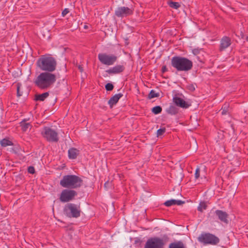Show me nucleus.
<instances>
[{"label":"nucleus","instance_id":"1","mask_svg":"<svg viewBox=\"0 0 248 248\" xmlns=\"http://www.w3.org/2000/svg\"><path fill=\"white\" fill-rule=\"evenodd\" d=\"M56 81V76L52 73L44 72L40 73L34 79V83L39 89L50 88Z\"/></svg>","mask_w":248,"mask_h":248},{"label":"nucleus","instance_id":"2","mask_svg":"<svg viewBox=\"0 0 248 248\" xmlns=\"http://www.w3.org/2000/svg\"><path fill=\"white\" fill-rule=\"evenodd\" d=\"M36 64L42 71L51 73L56 70L57 61L49 55H42L37 60Z\"/></svg>","mask_w":248,"mask_h":248},{"label":"nucleus","instance_id":"3","mask_svg":"<svg viewBox=\"0 0 248 248\" xmlns=\"http://www.w3.org/2000/svg\"><path fill=\"white\" fill-rule=\"evenodd\" d=\"M171 65L178 71L186 72L192 68L193 62L186 58L174 56L171 59Z\"/></svg>","mask_w":248,"mask_h":248},{"label":"nucleus","instance_id":"4","mask_svg":"<svg viewBox=\"0 0 248 248\" xmlns=\"http://www.w3.org/2000/svg\"><path fill=\"white\" fill-rule=\"evenodd\" d=\"M82 182L81 178L77 175H67L63 176L60 184L63 187L74 189L80 187Z\"/></svg>","mask_w":248,"mask_h":248},{"label":"nucleus","instance_id":"5","mask_svg":"<svg viewBox=\"0 0 248 248\" xmlns=\"http://www.w3.org/2000/svg\"><path fill=\"white\" fill-rule=\"evenodd\" d=\"M63 212L69 217L78 218L80 216V205L79 203H68L65 205Z\"/></svg>","mask_w":248,"mask_h":248},{"label":"nucleus","instance_id":"6","mask_svg":"<svg viewBox=\"0 0 248 248\" xmlns=\"http://www.w3.org/2000/svg\"><path fill=\"white\" fill-rule=\"evenodd\" d=\"M41 134L49 142H57L59 140L57 132L50 127H45L41 131Z\"/></svg>","mask_w":248,"mask_h":248},{"label":"nucleus","instance_id":"7","mask_svg":"<svg viewBox=\"0 0 248 248\" xmlns=\"http://www.w3.org/2000/svg\"><path fill=\"white\" fill-rule=\"evenodd\" d=\"M199 242L205 244L216 245L219 242V239L215 235L210 233H202L198 237Z\"/></svg>","mask_w":248,"mask_h":248},{"label":"nucleus","instance_id":"8","mask_svg":"<svg viewBox=\"0 0 248 248\" xmlns=\"http://www.w3.org/2000/svg\"><path fill=\"white\" fill-rule=\"evenodd\" d=\"M77 192L73 189H65L62 190L59 199L62 202H68L75 199Z\"/></svg>","mask_w":248,"mask_h":248},{"label":"nucleus","instance_id":"9","mask_svg":"<svg viewBox=\"0 0 248 248\" xmlns=\"http://www.w3.org/2000/svg\"><path fill=\"white\" fill-rule=\"evenodd\" d=\"M165 245L164 240L158 237H154L149 238L144 248H163Z\"/></svg>","mask_w":248,"mask_h":248},{"label":"nucleus","instance_id":"10","mask_svg":"<svg viewBox=\"0 0 248 248\" xmlns=\"http://www.w3.org/2000/svg\"><path fill=\"white\" fill-rule=\"evenodd\" d=\"M98 58L100 62L105 65H111L117 60V57L114 55H108L106 53H99Z\"/></svg>","mask_w":248,"mask_h":248},{"label":"nucleus","instance_id":"11","mask_svg":"<svg viewBox=\"0 0 248 248\" xmlns=\"http://www.w3.org/2000/svg\"><path fill=\"white\" fill-rule=\"evenodd\" d=\"M232 44L231 39L230 37L225 36H223L220 41L219 50L220 51H223L227 48Z\"/></svg>","mask_w":248,"mask_h":248},{"label":"nucleus","instance_id":"12","mask_svg":"<svg viewBox=\"0 0 248 248\" xmlns=\"http://www.w3.org/2000/svg\"><path fill=\"white\" fill-rule=\"evenodd\" d=\"M214 215L221 222L228 223V214L225 211L220 210H217L214 212Z\"/></svg>","mask_w":248,"mask_h":248},{"label":"nucleus","instance_id":"13","mask_svg":"<svg viewBox=\"0 0 248 248\" xmlns=\"http://www.w3.org/2000/svg\"><path fill=\"white\" fill-rule=\"evenodd\" d=\"M173 101L177 106L182 108H186L190 106V105L184 99L178 96H174L173 97Z\"/></svg>","mask_w":248,"mask_h":248},{"label":"nucleus","instance_id":"14","mask_svg":"<svg viewBox=\"0 0 248 248\" xmlns=\"http://www.w3.org/2000/svg\"><path fill=\"white\" fill-rule=\"evenodd\" d=\"M123 96V93H119L112 96L108 101V104L109 105L110 108H112L114 105H116Z\"/></svg>","mask_w":248,"mask_h":248},{"label":"nucleus","instance_id":"15","mask_svg":"<svg viewBox=\"0 0 248 248\" xmlns=\"http://www.w3.org/2000/svg\"><path fill=\"white\" fill-rule=\"evenodd\" d=\"M122 71L123 66L121 65H116L106 71L109 74H115Z\"/></svg>","mask_w":248,"mask_h":248},{"label":"nucleus","instance_id":"16","mask_svg":"<svg viewBox=\"0 0 248 248\" xmlns=\"http://www.w3.org/2000/svg\"><path fill=\"white\" fill-rule=\"evenodd\" d=\"M184 203V202L181 200H176L171 199L170 200L167 201L164 203L166 206L170 207L173 205H180Z\"/></svg>","mask_w":248,"mask_h":248},{"label":"nucleus","instance_id":"17","mask_svg":"<svg viewBox=\"0 0 248 248\" xmlns=\"http://www.w3.org/2000/svg\"><path fill=\"white\" fill-rule=\"evenodd\" d=\"M68 153L70 159H75L79 154V150L75 148H71L69 149Z\"/></svg>","mask_w":248,"mask_h":248},{"label":"nucleus","instance_id":"18","mask_svg":"<svg viewBox=\"0 0 248 248\" xmlns=\"http://www.w3.org/2000/svg\"><path fill=\"white\" fill-rule=\"evenodd\" d=\"M169 248H186L184 243L181 241H175L170 244Z\"/></svg>","mask_w":248,"mask_h":248},{"label":"nucleus","instance_id":"19","mask_svg":"<svg viewBox=\"0 0 248 248\" xmlns=\"http://www.w3.org/2000/svg\"><path fill=\"white\" fill-rule=\"evenodd\" d=\"M49 96L48 92H45L42 94H36L35 100L36 101H43Z\"/></svg>","mask_w":248,"mask_h":248},{"label":"nucleus","instance_id":"20","mask_svg":"<svg viewBox=\"0 0 248 248\" xmlns=\"http://www.w3.org/2000/svg\"><path fill=\"white\" fill-rule=\"evenodd\" d=\"M166 112L168 114L173 115L176 114L178 112V110L176 107L171 105L166 109Z\"/></svg>","mask_w":248,"mask_h":248},{"label":"nucleus","instance_id":"21","mask_svg":"<svg viewBox=\"0 0 248 248\" xmlns=\"http://www.w3.org/2000/svg\"><path fill=\"white\" fill-rule=\"evenodd\" d=\"M0 145L2 147H5L8 146H12L13 145V142L8 139H3L0 141Z\"/></svg>","mask_w":248,"mask_h":248},{"label":"nucleus","instance_id":"22","mask_svg":"<svg viewBox=\"0 0 248 248\" xmlns=\"http://www.w3.org/2000/svg\"><path fill=\"white\" fill-rule=\"evenodd\" d=\"M207 207L206 203L205 202H200L197 209L199 211L202 212L204 210L206 209Z\"/></svg>","mask_w":248,"mask_h":248},{"label":"nucleus","instance_id":"23","mask_svg":"<svg viewBox=\"0 0 248 248\" xmlns=\"http://www.w3.org/2000/svg\"><path fill=\"white\" fill-rule=\"evenodd\" d=\"M21 126L22 130L24 132H26L28 129H31V125L30 123H25L23 122L21 123Z\"/></svg>","mask_w":248,"mask_h":248},{"label":"nucleus","instance_id":"24","mask_svg":"<svg viewBox=\"0 0 248 248\" xmlns=\"http://www.w3.org/2000/svg\"><path fill=\"white\" fill-rule=\"evenodd\" d=\"M168 5L170 7L175 9H178L181 6L179 2H173L172 1L169 2Z\"/></svg>","mask_w":248,"mask_h":248},{"label":"nucleus","instance_id":"25","mask_svg":"<svg viewBox=\"0 0 248 248\" xmlns=\"http://www.w3.org/2000/svg\"><path fill=\"white\" fill-rule=\"evenodd\" d=\"M162 108L159 106H156L152 109V112L155 114H158L161 112Z\"/></svg>","mask_w":248,"mask_h":248},{"label":"nucleus","instance_id":"26","mask_svg":"<svg viewBox=\"0 0 248 248\" xmlns=\"http://www.w3.org/2000/svg\"><path fill=\"white\" fill-rule=\"evenodd\" d=\"M124 14V7L118 8L115 11V15L118 17H123Z\"/></svg>","mask_w":248,"mask_h":248},{"label":"nucleus","instance_id":"27","mask_svg":"<svg viewBox=\"0 0 248 248\" xmlns=\"http://www.w3.org/2000/svg\"><path fill=\"white\" fill-rule=\"evenodd\" d=\"M158 96L159 93H156L154 90H152L148 94V98L152 99L153 98L158 97Z\"/></svg>","mask_w":248,"mask_h":248},{"label":"nucleus","instance_id":"28","mask_svg":"<svg viewBox=\"0 0 248 248\" xmlns=\"http://www.w3.org/2000/svg\"><path fill=\"white\" fill-rule=\"evenodd\" d=\"M133 14L132 8L125 7V16L131 15Z\"/></svg>","mask_w":248,"mask_h":248},{"label":"nucleus","instance_id":"29","mask_svg":"<svg viewBox=\"0 0 248 248\" xmlns=\"http://www.w3.org/2000/svg\"><path fill=\"white\" fill-rule=\"evenodd\" d=\"M106 90L108 91H111L114 88V86L112 83H108L105 85Z\"/></svg>","mask_w":248,"mask_h":248},{"label":"nucleus","instance_id":"30","mask_svg":"<svg viewBox=\"0 0 248 248\" xmlns=\"http://www.w3.org/2000/svg\"><path fill=\"white\" fill-rule=\"evenodd\" d=\"M200 176V168L199 167H197L196 169L194 176L195 179H198Z\"/></svg>","mask_w":248,"mask_h":248},{"label":"nucleus","instance_id":"31","mask_svg":"<svg viewBox=\"0 0 248 248\" xmlns=\"http://www.w3.org/2000/svg\"><path fill=\"white\" fill-rule=\"evenodd\" d=\"M165 131L166 129L165 128L158 129L157 131V136L159 137L162 135L165 132Z\"/></svg>","mask_w":248,"mask_h":248},{"label":"nucleus","instance_id":"32","mask_svg":"<svg viewBox=\"0 0 248 248\" xmlns=\"http://www.w3.org/2000/svg\"><path fill=\"white\" fill-rule=\"evenodd\" d=\"M28 172L31 174H33L35 172V170L33 167L30 166L28 169Z\"/></svg>","mask_w":248,"mask_h":248},{"label":"nucleus","instance_id":"33","mask_svg":"<svg viewBox=\"0 0 248 248\" xmlns=\"http://www.w3.org/2000/svg\"><path fill=\"white\" fill-rule=\"evenodd\" d=\"M201 50V49L195 48L192 50V53L194 55H196L199 54Z\"/></svg>","mask_w":248,"mask_h":248},{"label":"nucleus","instance_id":"34","mask_svg":"<svg viewBox=\"0 0 248 248\" xmlns=\"http://www.w3.org/2000/svg\"><path fill=\"white\" fill-rule=\"evenodd\" d=\"M69 13V10L67 8H65L62 12V16L63 17L65 16L68 13Z\"/></svg>","mask_w":248,"mask_h":248},{"label":"nucleus","instance_id":"35","mask_svg":"<svg viewBox=\"0 0 248 248\" xmlns=\"http://www.w3.org/2000/svg\"><path fill=\"white\" fill-rule=\"evenodd\" d=\"M225 107H224V108H222V109H222L221 114L222 115H225L228 112L227 109H225Z\"/></svg>","mask_w":248,"mask_h":248},{"label":"nucleus","instance_id":"36","mask_svg":"<svg viewBox=\"0 0 248 248\" xmlns=\"http://www.w3.org/2000/svg\"><path fill=\"white\" fill-rule=\"evenodd\" d=\"M110 185V183L109 182H107L104 184V187L106 189H108V187Z\"/></svg>","mask_w":248,"mask_h":248},{"label":"nucleus","instance_id":"37","mask_svg":"<svg viewBox=\"0 0 248 248\" xmlns=\"http://www.w3.org/2000/svg\"><path fill=\"white\" fill-rule=\"evenodd\" d=\"M142 241L140 239V238H137L135 240V244H140L141 243Z\"/></svg>","mask_w":248,"mask_h":248},{"label":"nucleus","instance_id":"38","mask_svg":"<svg viewBox=\"0 0 248 248\" xmlns=\"http://www.w3.org/2000/svg\"><path fill=\"white\" fill-rule=\"evenodd\" d=\"M17 94L18 96H20L22 95V94L20 93L19 92V87L18 86L17 88Z\"/></svg>","mask_w":248,"mask_h":248},{"label":"nucleus","instance_id":"39","mask_svg":"<svg viewBox=\"0 0 248 248\" xmlns=\"http://www.w3.org/2000/svg\"><path fill=\"white\" fill-rule=\"evenodd\" d=\"M189 89L191 91H194L195 89L194 86L193 85H191L189 86Z\"/></svg>","mask_w":248,"mask_h":248},{"label":"nucleus","instance_id":"40","mask_svg":"<svg viewBox=\"0 0 248 248\" xmlns=\"http://www.w3.org/2000/svg\"><path fill=\"white\" fill-rule=\"evenodd\" d=\"M162 71L163 73L167 71V68L166 66H164L162 68Z\"/></svg>","mask_w":248,"mask_h":248},{"label":"nucleus","instance_id":"41","mask_svg":"<svg viewBox=\"0 0 248 248\" xmlns=\"http://www.w3.org/2000/svg\"><path fill=\"white\" fill-rule=\"evenodd\" d=\"M124 44H125V46L126 45H128L129 44V43L127 42V39H125V42H124Z\"/></svg>","mask_w":248,"mask_h":248},{"label":"nucleus","instance_id":"42","mask_svg":"<svg viewBox=\"0 0 248 248\" xmlns=\"http://www.w3.org/2000/svg\"><path fill=\"white\" fill-rule=\"evenodd\" d=\"M79 69H80V71H82V69L80 67H79Z\"/></svg>","mask_w":248,"mask_h":248},{"label":"nucleus","instance_id":"43","mask_svg":"<svg viewBox=\"0 0 248 248\" xmlns=\"http://www.w3.org/2000/svg\"><path fill=\"white\" fill-rule=\"evenodd\" d=\"M246 40L248 41V35L246 37Z\"/></svg>","mask_w":248,"mask_h":248},{"label":"nucleus","instance_id":"44","mask_svg":"<svg viewBox=\"0 0 248 248\" xmlns=\"http://www.w3.org/2000/svg\"><path fill=\"white\" fill-rule=\"evenodd\" d=\"M87 28V26L85 25V26H84V28H85V29H86V28Z\"/></svg>","mask_w":248,"mask_h":248}]
</instances>
